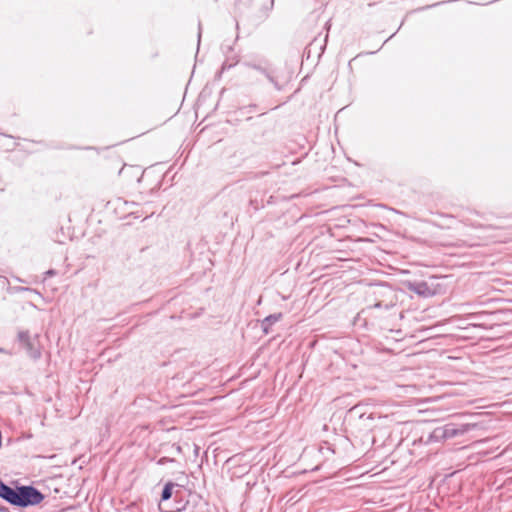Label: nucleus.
<instances>
[{
  "label": "nucleus",
  "mask_w": 512,
  "mask_h": 512,
  "mask_svg": "<svg viewBox=\"0 0 512 512\" xmlns=\"http://www.w3.org/2000/svg\"><path fill=\"white\" fill-rule=\"evenodd\" d=\"M393 36H394V34H393V35H390V36L388 37V40H391V39L393 38Z\"/></svg>",
  "instance_id": "5701e85b"
},
{
  "label": "nucleus",
  "mask_w": 512,
  "mask_h": 512,
  "mask_svg": "<svg viewBox=\"0 0 512 512\" xmlns=\"http://www.w3.org/2000/svg\"><path fill=\"white\" fill-rule=\"evenodd\" d=\"M5 349L4 348H0V353H5Z\"/></svg>",
  "instance_id": "4be33fe9"
},
{
  "label": "nucleus",
  "mask_w": 512,
  "mask_h": 512,
  "mask_svg": "<svg viewBox=\"0 0 512 512\" xmlns=\"http://www.w3.org/2000/svg\"><path fill=\"white\" fill-rule=\"evenodd\" d=\"M255 107H256V105H250V106H248V108H249V112H252V110H254V108H255Z\"/></svg>",
  "instance_id": "6ab92c4d"
},
{
  "label": "nucleus",
  "mask_w": 512,
  "mask_h": 512,
  "mask_svg": "<svg viewBox=\"0 0 512 512\" xmlns=\"http://www.w3.org/2000/svg\"><path fill=\"white\" fill-rule=\"evenodd\" d=\"M0 512H10V511L7 507L0 505Z\"/></svg>",
  "instance_id": "a211bd4d"
},
{
  "label": "nucleus",
  "mask_w": 512,
  "mask_h": 512,
  "mask_svg": "<svg viewBox=\"0 0 512 512\" xmlns=\"http://www.w3.org/2000/svg\"><path fill=\"white\" fill-rule=\"evenodd\" d=\"M173 462H176V460L174 458H171V457H161L158 461H157V464L158 465H165L167 463H173Z\"/></svg>",
  "instance_id": "f8f14e48"
},
{
  "label": "nucleus",
  "mask_w": 512,
  "mask_h": 512,
  "mask_svg": "<svg viewBox=\"0 0 512 512\" xmlns=\"http://www.w3.org/2000/svg\"><path fill=\"white\" fill-rule=\"evenodd\" d=\"M393 36H394V34H393V35H390V36L388 37V40H391V39L393 38Z\"/></svg>",
  "instance_id": "b1692460"
},
{
  "label": "nucleus",
  "mask_w": 512,
  "mask_h": 512,
  "mask_svg": "<svg viewBox=\"0 0 512 512\" xmlns=\"http://www.w3.org/2000/svg\"><path fill=\"white\" fill-rule=\"evenodd\" d=\"M201 33H202V27H201V23L199 22V24H198V42H200Z\"/></svg>",
  "instance_id": "f3484780"
},
{
  "label": "nucleus",
  "mask_w": 512,
  "mask_h": 512,
  "mask_svg": "<svg viewBox=\"0 0 512 512\" xmlns=\"http://www.w3.org/2000/svg\"><path fill=\"white\" fill-rule=\"evenodd\" d=\"M375 416L373 413L367 414L363 407L356 405L348 411L349 425L358 429L360 432L370 431L373 428Z\"/></svg>",
  "instance_id": "7ed1b4c3"
},
{
  "label": "nucleus",
  "mask_w": 512,
  "mask_h": 512,
  "mask_svg": "<svg viewBox=\"0 0 512 512\" xmlns=\"http://www.w3.org/2000/svg\"><path fill=\"white\" fill-rule=\"evenodd\" d=\"M160 188V184H158L155 188L151 189V193L154 192L156 189Z\"/></svg>",
  "instance_id": "412c9836"
},
{
  "label": "nucleus",
  "mask_w": 512,
  "mask_h": 512,
  "mask_svg": "<svg viewBox=\"0 0 512 512\" xmlns=\"http://www.w3.org/2000/svg\"><path fill=\"white\" fill-rule=\"evenodd\" d=\"M387 290L390 294L393 295V297H395L394 292L392 291V289L390 287H387ZM395 305H396V301L394 298H392V299H390L389 302L377 301L372 307L377 308V309L389 310V309L393 308Z\"/></svg>",
  "instance_id": "1a4fd4ad"
},
{
  "label": "nucleus",
  "mask_w": 512,
  "mask_h": 512,
  "mask_svg": "<svg viewBox=\"0 0 512 512\" xmlns=\"http://www.w3.org/2000/svg\"><path fill=\"white\" fill-rule=\"evenodd\" d=\"M237 63L236 62H232V63H228V61H225L222 65V70H225V69H230L231 67H233L235 64Z\"/></svg>",
  "instance_id": "4468645a"
},
{
  "label": "nucleus",
  "mask_w": 512,
  "mask_h": 512,
  "mask_svg": "<svg viewBox=\"0 0 512 512\" xmlns=\"http://www.w3.org/2000/svg\"><path fill=\"white\" fill-rule=\"evenodd\" d=\"M45 495L32 485H16V497L14 505L20 508H27L40 504Z\"/></svg>",
  "instance_id": "f257e3e1"
},
{
  "label": "nucleus",
  "mask_w": 512,
  "mask_h": 512,
  "mask_svg": "<svg viewBox=\"0 0 512 512\" xmlns=\"http://www.w3.org/2000/svg\"><path fill=\"white\" fill-rule=\"evenodd\" d=\"M201 512H205V511L202 509V511H201Z\"/></svg>",
  "instance_id": "a878e982"
},
{
  "label": "nucleus",
  "mask_w": 512,
  "mask_h": 512,
  "mask_svg": "<svg viewBox=\"0 0 512 512\" xmlns=\"http://www.w3.org/2000/svg\"><path fill=\"white\" fill-rule=\"evenodd\" d=\"M17 337L18 341L21 343L31 359H40L41 347L39 342V335L36 334L34 337H31L29 331H20Z\"/></svg>",
  "instance_id": "39448f33"
},
{
  "label": "nucleus",
  "mask_w": 512,
  "mask_h": 512,
  "mask_svg": "<svg viewBox=\"0 0 512 512\" xmlns=\"http://www.w3.org/2000/svg\"><path fill=\"white\" fill-rule=\"evenodd\" d=\"M255 107H256V105H250V106H248V108H249V112H252V110H254V108H255Z\"/></svg>",
  "instance_id": "aec40b11"
},
{
  "label": "nucleus",
  "mask_w": 512,
  "mask_h": 512,
  "mask_svg": "<svg viewBox=\"0 0 512 512\" xmlns=\"http://www.w3.org/2000/svg\"><path fill=\"white\" fill-rule=\"evenodd\" d=\"M244 65L248 68L258 71L261 74H263V70L268 71V69L270 68L269 65L262 66L261 64H255V63H251V62H245Z\"/></svg>",
  "instance_id": "9b49d317"
},
{
  "label": "nucleus",
  "mask_w": 512,
  "mask_h": 512,
  "mask_svg": "<svg viewBox=\"0 0 512 512\" xmlns=\"http://www.w3.org/2000/svg\"><path fill=\"white\" fill-rule=\"evenodd\" d=\"M393 36H394V34H393V35H390V36L388 37V40H391V39L393 38Z\"/></svg>",
  "instance_id": "393cba45"
},
{
  "label": "nucleus",
  "mask_w": 512,
  "mask_h": 512,
  "mask_svg": "<svg viewBox=\"0 0 512 512\" xmlns=\"http://www.w3.org/2000/svg\"><path fill=\"white\" fill-rule=\"evenodd\" d=\"M16 497V486L11 487L6 484L2 479H0V498L9 503L10 505H14Z\"/></svg>",
  "instance_id": "423d86ee"
},
{
  "label": "nucleus",
  "mask_w": 512,
  "mask_h": 512,
  "mask_svg": "<svg viewBox=\"0 0 512 512\" xmlns=\"http://www.w3.org/2000/svg\"><path fill=\"white\" fill-rule=\"evenodd\" d=\"M283 317L282 313H274L270 314L267 317H265L261 322V327L263 329V332L265 334H268L270 332L271 326L275 324L276 322L280 321Z\"/></svg>",
  "instance_id": "0eeeda50"
},
{
  "label": "nucleus",
  "mask_w": 512,
  "mask_h": 512,
  "mask_svg": "<svg viewBox=\"0 0 512 512\" xmlns=\"http://www.w3.org/2000/svg\"><path fill=\"white\" fill-rule=\"evenodd\" d=\"M263 75L274 86L276 90H283V86L279 83L278 78L275 75V70L272 67H270L268 71L263 70Z\"/></svg>",
  "instance_id": "6e6552de"
},
{
  "label": "nucleus",
  "mask_w": 512,
  "mask_h": 512,
  "mask_svg": "<svg viewBox=\"0 0 512 512\" xmlns=\"http://www.w3.org/2000/svg\"><path fill=\"white\" fill-rule=\"evenodd\" d=\"M55 274L56 271L54 269H49L48 271L45 272L46 277H51L54 276Z\"/></svg>",
  "instance_id": "dca6fc26"
},
{
  "label": "nucleus",
  "mask_w": 512,
  "mask_h": 512,
  "mask_svg": "<svg viewBox=\"0 0 512 512\" xmlns=\"http://www.w3.org/2000/svg\"><path fill=\"white\" fill-rule=\"evenodd\" d=\"M437 280L436 277H431L429 280H405L403 281V286L410 292L415 293L416 295L429 298L437 294L438 284L435 283Z\"/></svg>",
  "instance_id": "20e7f679"
},
{
  "label": "nucleus",
  "mask_w": 512,
  "mask_h": 512,
  "mask_svg": "<svg viewBox=\"0 0 512 512\" xmlns=\"http://www.w3.org/2000/svg\"><path fill=\"white\" fill-rule=\"evenodd\" d=\"M171 448H172L173 450H175L177 453H182V448H181V446H180V445H178V444H173V445L171 446Z\"/></svg>",
  "instance_id": "2eb2a0df"
},
{
  "label": "nucleus",
  "mask_w": 512,
  "mask_h": 512,
  "mask_svg": "<svg viewBox=\"0 0 512 512\" xmlns=\"http://www.w3.org/2000/svg\"><path fill=\"white\" fill-rule=\"evenodd\" d=\"M471 426L468 424H454L448 423L446 425L436 427L428 437V442H441L447 439H452L460 435H464L470 431Z\"/></svg>",
  "instance_id": "f03ea898"
},
{
  "label": "nucleus",
  "mask_w": 512,
  "mask_h": 512,
  "mask_svg": "<svg viewBox=\"0 0 512 512\" xmlns=\"http://www.w3.org/2000/svg\"><path fill=\"white\" fill-rule=\"evenodd\" d=\"M488 315H489V314H487V313L483 312V313L471 314L469 317H470L471 319H481V318H483V317H485V316H488Z\"/></svg>",
  "instance_id": "ddd939ff"
},
{
  "label": "nucleus",
  "mask_w": 512,
  "mask_h": 512,
  "mask_svg": "<svg viewBox=\"0 0 512 512\" xmlns=\"http://www.w3.org/2000/svg\"><path fill=\"white\" fill-rule=\"evenodd\" d=\"M175 484L173 482H167L161 492V501H167L172 497L173 488Z\"/></svg>",
  "instance_id": "9d476101"
}]
</instances>
